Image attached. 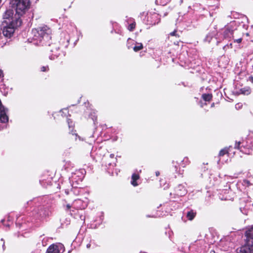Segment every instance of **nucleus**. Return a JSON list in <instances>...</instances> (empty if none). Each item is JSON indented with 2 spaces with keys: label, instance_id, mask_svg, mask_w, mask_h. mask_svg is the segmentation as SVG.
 Listing matches in <instances>:
<instances>
[{
  "label": "nucleus",
  "instance_id": "obj_1",
  "mask_svg": "<svg viewBox=\"0 0 253 253\" xmlns=\"http://www.w3.org/2000/svg\"><path fill=\"white\" fill-rule=\"evenodd\" d=\"M51 34V29L46 25L33 29L31 32L33 40L42 46H47V51L52 53L51 56L54 59L60 55V47L58 43L52 42Z\"/></svg>",
  "mask_w": 253,
  "mask_h": 253
},
{
  "label": "nucleus",
  "instance_id": "obj_2",
  "mask_svg": "<svg viewBox=\"0 0 253 253\" xmlns=\"http://www.w3.org/2000/svg\"><path fill=\"white\" fill-rule=\"evenodd\" d=\"M253 148V138L248 137L246 140L242 141H236L234 148L240 150L242 153L250 155L252 153Z\"/></svg>",
  "mask_w": 253,
  "mask_h": 253
},
{
  "label": "nucleus",
  "instance_id": "obj_3",
  "mask_svg": "<svg viewBox=\"0 0 253 253\" xmlns=\"http://www.w3.org/2000/svg\"><path fill=\"white\" fill-rule=\"evenodd\" d=\"M67 122L70 130V132L66 138V143L69 145H74L77 144L78 141L81 140V137L76 133L75 124L71 119H68Z\"/></svg>",
  "mask_w": 253,
  "mask_h": 253
},
{
  "label": "nucleus",
  "instance_id": "obj_4",
  "mask_svg": "<svg viewBox=\"0 0 253 253\" xmlns=\"http://www.w3.org/2000/svg\"><path fill=\"white\" fill-rule=\"evenodd\" d=\"M10 4L18 15L23 14L30 7L29 0H11Z\"/></svg>",
  "mask_w": 253,
  "mask_h": 253
},
{
  "label": "nucleus",
  "instance_id": "obj_5",
  "mask_svg": "<svg viewBox=\"0 0 253 253\" xmlns=\"http://www.w3.org/2000/svg\"><path fill=\"white\" fill-rule=\"evenodd\" d=\"M22 24L21 19L18 17L15 18V20L11 21L10 23L3 28L2 33L4 37L10 38L13 36L15 29L21 26Z\"/></svg>",
  "mask_w": 253,
  "mask_h": 253
},
{
  "label": "nucleus",
  "instance_id": "obj_6",
  "mask_svg": "<svg viewBox=\"0 0 253 253\" xmlns=\"http://www.w3.org/2000/svg\"><path fill=\"white\" fill-rule=\"evenodd\" d=\"M50 213L49 209L43 206L35 207L32 211V215L37 218L48 216Z\"/></svg>",
  "mask_w": 253,
  "mask_h": 253
},
{
  "label": "nucleus",
  "instance_id": "obj_7",
  "mask_svg": "<svg viewBox=\"0 0 253 253\" xmlns=\"http://www.w3.org/2000/svg\"><path fill=\"white\" fill-rule=\"evenodd\" d=\"M244 235L245 244L253 247V226L247 228Z\"/></svg>",
  "mask_w": 253,
  "mask_h": 253
},
{
  "label": "nucleus",
  "instance_id": "obj_8",
  "mask_svg": "<svg viewBox=\"0 0 253 253\" xmlns=\"http://www.w3.org/2000/svg\"><path fill=\"white\" fill-rule=\"evenodd\" d=\"M13 14L14 11L13 9H6L3 14V18L4 20V22L7 24H9L11 21L15 20V18H18L19 17L20 18V15H18L17 16H16V15H15V16L13 17Z\"/></svg>",
  "mask_w": 253,
  "mask_h": 253
},
{
  "label": "nucleus",
  "instance_id": "obj_9",
  "mask_svg": "<svg viewBox=\"0 0 253 253\" xmlns=\"http://www.w3.org/2000/svg\"><path fill=\"white\" fill-rule=\"evenodd\" d=\"M174 192L175 195L178 197H182L186 194L187 191L183 185L179 184L174 188Z\"/></svg>",
  "mask_w": 253,
  "mask_h": 253
},
{
  "label": "nucleus",
  "instance_id": "obj_10",
  "mask_svg": "<svg viewBox=\"0 0 253 253\" xmlns=\"http://www.w3.org/2000/svg\"><path fill=\"white\" fill-rule=\"evenodd\" d=\"M8 109L3 107L0 110V122L1 123H6L8 121V117L6 114Z\"/></svg>",
  "mask_w": 253,
  "mask_h": 253
},
{
  "label": "nucleus",
  "instance_id": "obj_11",
  "mask_svg": "<svg viewBox=\"0 0 253 253\" xmlns=\"http://www.w3.org/2000/svg\"><path fill=\"white\" fill-rule=\"evenodd\" d=\"M238 253H253V246L250 247L249 245L245 244L242 246L240 249H237Z\"/></svg>",
  "mask_w": 253,
  "mask_h": 253
},
{
  "label": "nucleus",
  "instance_id": "obj_12",
  "mask_svg": "<svg viewBox=\"0 0 253 253\" xmlns=\"http://www.w3.org/2000/svg\"><path fill=\"white\" fill-rule=\"evenodd\" d=\"M46 253H60L58 246L55 244L50 245L47 248Z\"/></svg>",
  "mask_w": 253,
  "mask_h": 253
},
{
  "label": "nucleus",
  "instance_id": "obj_13",
  "mask_svg": "<svg viewBox=\"0 0 253 253\" xmlns=\"http://www.w3.org/2000/svg\"><path fill=\"white\" fill-rule=\"evenodd\" d=\"M196 214L197 212L196 211L193 210H190L187 212L186 216L189 220H192L195 217Z\"/></svg>",
  "mask_w": 253,
  "mask_h": 253
},
{
  "label": "nucleus",
  "instance_id": "obj_14",
  "mask_svg": "<svg viewBox=\"0 0 253 253\" xmlns=\"http://www.w3.org/2000/svg\"><path fill=\"white\" fill-rule=\"evenodd\" d=\"M139 178L140 176L138 174L133 173L132 175L131 183L133 186H137L138 185L137 180L139 179Z\"/></svg>",
  "mask_w": 253,
  "mask_h": 253
},
{
  "label": "nucleus",
  "instance_id": "obj_15",
  "mask_svg": "<svg viewBox=\"0 0 253 253\" xmlns=\"http://www.w3.org/2000/svg\"><path fill=\"white\" fill-rule=\"evenodd\" d=\"M233 31L229 28H227L223 32V35L225 38H230L231 36H233Z\"/></svg>",
  "mask_w": 253,
  "mask_h": 253
},
{
  "label": "nucleus",
  "instance_id": "obj_16",
  "mask_svg": "<svg viewBox=\"0 0 253 253\" xmlns=\"http://www.w3.org/2000/svg\"><path fill=\"white\" fill-rule=\"evenodd\" d=\"M202 98L205 101L210 102L212 100V95L211 93H204L202 94Z\"/></svg>",
  "mask_w": 253,
  "mask_h": 253
},
{
  "label": "nucleus",
  "instance_id": "obj_17",
  "mask_svg": "<svg viewBox=\"0 0 253 253\" xmlns=\"http://www.w3.org/2000/svg\"><path fill=\"white\" fill-rule=\"evenodd\" d=\"M231 147L230 146L229 147H225L222 149H221L218 154L219 157H222L226 154L229 155V150L230 148Z\"/></svg>",
  "mask_w": 253,
  "mask_h": 253
},
{
  "label": "nucleus",
  "instance_id": "obj_18",
  "mask_svg": "<svg viewBox=\"0 0 253 253\" xmlns=\"http://www.w3.org/2000/svg\"><path fill=\"white\" fill-rule=\"evenodd\" d=\"M240 91L241 94L244 95H249L251 93V89L250 87H245L241 88Z\"/></svg>",
  "mask_w": 253,
  "mask_h": 253
},
{
  "label": "nucleus",
  "instance_id": "obj_19",
  "mask_svg": "<svg viewBox=\"0 0 253 253\" xmlns=\"http://www.w3.org/2000/svg\"><path fill=\"white\" fill-rule=\"evenodd\" d=\"M143 48V45L142 43H138L137 45L133 47V49L135 52H137Z\"/></svg>",
  "mask_w": 253,
  "mask_h": 253
},
{
  "label": "nucleus",
  "instance_id": "obj_20",
  "mask_svg": "<svg viewBox=\"0 0 253 253\" xmlns=\"http://www.w3.org/2000/svg\"><path fill=\"white\" fill-rule=\"evenodd\" d=\"M136 27V23L135 22H133V23L130 24L128 26V30L129 31H133Z\"/></svg>",
  "mask_w": 253,
  "mask_h": 253
},
{
  "label": "nucleus",
  "instance_id": "obj_21",
  "mask_svg": "<svg viewBox=\"0 0 253 253\" xmlns=\"http://www.w3.org/2000/svg\"><path fill=\"white\" fill-rule=\"evenodd\" d=\"M60 42H62L61 43V45L62 47H68V45L69 44V39H66V42H64L62 41V39H61Z\"/></svg>",
  "mask_w": 253,
  "mask_h": 253
},
{
  "label": "nucleus",
  "instance_id": "obj_22",
  "mask_svg": "<svg viewBox=\"0 0 253 253\" xmlns=\"http://www.w3.org/2000/svg\"><path fill=\"white\" fill-rule=\"evenodd\" d=\"M49 70V67L48 66H42L41 68V72H47Z\"/></svg>",
  "mask_w": 253,
  "mask_h": 253
},
{
  "label": "nucleus",
  "instance_id": "obj_23",
  "mask_svg": "<svg viewBox=\"0 0 253 253\" xmlns=\"http://www.w3.org/2000/svg\"><path fill=\"white\" fill-rule=\"evenodd\" d=\"M153 16H154L155 18H156L158 20V22H157V24H158L159 23H160V21H161V18H160V17H159V15H158V14H154L153 15Z\"/></svg>",
  "mask_w": 253,
  "mask_h": 253
},
{
  "label": "nucleus",
  "instance_id": "obj_24",
  "mask_svg": "<svg viewBox=\"0 0 253 253\" xmlns=\"http://www.w3.org/2000/svg\"><path fill=\"white\" fill-rule=\"evenodd\" d=\"M242 38H240L238 39H236V40H234V42H237L238 43H240L242 42Z\"/></svg>",
  "mask_w": 253,
  "mask_h": 253
},
{
  "label": "nucleus",
  "instance_id": "obj_25",
  "mask_svg": "<svg viewBox=\"0 0 253 253\" xmlns=\"http://www.w3.org/2000/svg\"><path fill=\"white\" fill-rule=\"evenodd\" d=\"M176 30H174V31L171 32L169 35L171 36H176Z\"/></svg>",
  "mask_w": 253,
  "mask_h": 253
},
{
  "label": "nucleus",
  "instance_id": "obj_26",
  "mask_svg": "<svg viewBox=\"0 0 253 253\" xmlns=\"http://www.w3.org/2000/svg\"><path fill=\"white\" fill-rule=\"evenodd\" d=\"M248 81L251 82L252 84H253V76H251L249 77L248 79L247 80Z\"/></svg>",
  "mask_w": 253,
  "mask_h": 253
},
{
  "label": "nucleus",
  "instance_id": "obj_27",
  "mask_svg": "<svg viewBox=\"0 0 253 253\" xmlns=\"http://www.w3.org/2000/svg\"><path fill=\"white\" fill-rule=\"evenodd\" d=\"M235 106H236V108L240 109V108H241L242 107V105L241 104V103H239L236 104Z\"/></svg>",
  "mask_w": 253,
  "mask_h": 253
},
{
  "label": "nucleus",
  "instance_id": "obj_28",
  "mask_svg": "<svg viewBox=\"0 0 253 253\" xmlns=\"http://www.w3.org/2000/svg\"><path fill=\"white\" fill-rule=\"evenodd\" d=\"M71 208V206L69 204H68L66 205V211H68L69 210H70Z\"/></svg>",
  "mask_w": 253,
  "mask_h": 253
},
{
  "label": "nucleus",
  "instance_id": "obj_29",
  "mask_svg": "<svg viewBox=\"0 0 253 253\" xmlns=\"http://www.w3.org/2000/svg\"><path fill=\"white\" fill-rule=\"evenodd\" d=\"M4 77V74L3 73L2 70L0 69V79L3 78Z\"/></svg>",
  "mask_w": 253,
  "mask_h": 253
},
{
  "label": "nucleus",
  "instance_id": "obj_30",
  "mask_svg": "<svg viewBox=\"0 0 253 253\" xmlns=\"http://www.w3.org/2000/svg\"><path fill=\"white\" fill-rule=\"evenodd\" d=\"M109 157L111 159H115V155L114 154H110Z\"/></svg>",
  "mask_w": 253,
  "mask_h": 253
},
{
  "label": "nucleus",
  "instance_id": "obj_31",
  "mask_svg": "<svg viewBox=\"0 0 253 253\" xmlns=\"http://www.w3.org/2000/svg\"><path fill=\"white\" fill-rule=\"evenodd\" d=\"M4 107V106H3L2 104V102L1 101V100L0 99V110L3 107Z\"/></svg>",
  "mask_w": 253,
  "mask_h": 253
},
{
  "label": "nucleus",
  "instance_id": "obj_32",
  "mask_svg": "<svg viewBox=\"0 0 253 253\" xmlns=\"http://www.w3.org/2000/svg\"><path fill=\"white\" fill-rule=\"evenodd\" d=\"M210 253H215V252L214 250H211Z\"/></svg>",
  "mask_w": 253,
  "mask_h": 253
},
{
  "label": "nucleus",
  "instance_id": "obj_33",
  "mask_svg": "<svg viewBox=\"0 0 253 253\" xmlns=\"http://www.w3.org/2000/svg\"><path fill=\"white\" fill-rule=\"evenodd\" d=\"M214 103H212L211 105V107H214Z\"/></svg>",
  "mask_w": 253,
  "mask_h": 253
},
{
  "label": "nucleus",
  "instance_id": "obj_34",
  "mask_svg": "<svg viewBox=\"0 0 253 253\" xmlns=\"http://www.w3.org/2000/svg\"><path fill=\"white\" fill-rule=\"evenodd\" d=\"M90 246V244H87V248H89Z\"/></svg>",
  "mask_w": 253,
  "mask_h": 253
},
{
  "label": "nucleus",
  "instance_id": "obj_35",
  "mask_svg": "<svg viewBox=\"0 0 253 253\" xmlns=\"http://www.w3.org/2000/svg\"><path fill=\"white\" fill-rule=\"evenodd\" d=\"M2 0H0V4H1Z\"/></svg>",
  "mask_w": 253,
  "mask_h": 253
},
{
  "label": "nucleus",
  "instance_id": "obj_36",
  "mask_svg": "<svg viewBox=\"0 0 253 253\" xmlns=\"http://www.w3.org/2000/svg\"><path fill=\"white\" fill-rule=\"evenodd\" d=\"M111 163H108V165H111Z\"/></svg>",
  "mask_w": 253,
  "mask_h": 253
},
{
  "label": "nucleus",
  "instance_id": "obj_37",
  "mask_svg": "<svg viewBox=\"0 0 253 253\" xmlns=\"http://www.w3.org/2000/svg\"><path fill=\"white\" fill-rule=\"evenodd\" d=\"M44 179H42V180H43ZM42 180H40V181L41 182Z\"/></svg>",
  "mask_w": 253,
  "mask_h": 253
}]
</instances>
